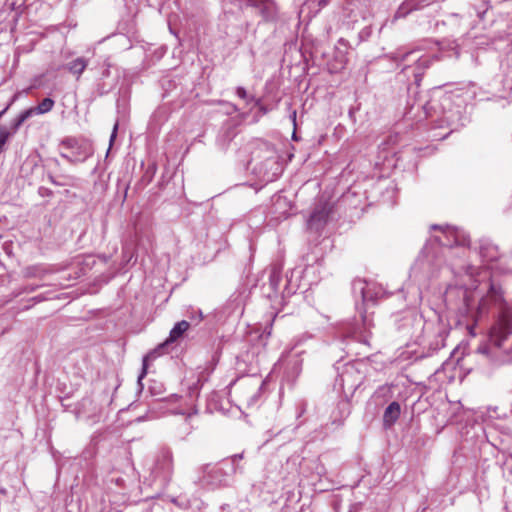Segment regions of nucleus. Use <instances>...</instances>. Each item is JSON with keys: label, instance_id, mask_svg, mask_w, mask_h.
<instances>
[{"label": "nucleus", "instance_id": "2eb2a0df", "mask_svg": "<svg viewBox=\"0 0 512 512\" xmlns=\"http://www.w3.org/2000/svg\"><path fill=\"white\" fill-rule=\"evenodd\" d=\"M361 294H362V298H363V301H366L368 299L371 298L370 294H369V288L368 286H363L361 287Z\"/></svg>", "mask_w": 512, "mask_h": 512}, {"label": "nucleus", "instance_id": "f257e3e1", "mask_svg": "<svg viewBox=\"0 0 512 512\" xmlns=\"http://www.w3.org/2000/svg\"><path fill=\"white\" fill-rule=\"evenodd\" d=\"M189 327H190L189 322H187L185 320L176 323L175 326L171 329L167 340L163 344L159 345L157 349L151 351L150 353H148L147 355L144 356L143 363H142V371L138 377L139 385H142L141 381L147 374L148 361L154 360L155 358H157L161 354L162 349L166 345H168L170 343H174L178 339H180L183 336V334L189 329Z\"/></svg>", "mask_w": 512, "mask_h": 512}, {"label": "nucleus", "instance_id": "423d86ee", "mask_svg": "<svg viewBox=\"0 0 512 512\" xmlns=\"http://www.w3.org/2000/svg\"><path fill=\"white\" fill-rule=\"evenodd\" d=\"M172 452L169 449H162L156 461L157 467L165 472H170L172 469Z\"/></svg>", "mask_w": 512, "mask_h": 512}, {"label": "nucleus", "instance_id": "1a4fd4ad", "mask_svg": "<svg viewBox=\"0 0 512 512\" xmlns=\"http://www.w3.org/2000/svg\"><path fill=\"white\" fill-rule=\"evenodd\" d=\"M31 116L32 111H28V109L19 114L18 117L13 121L11 126L13 132L17 131L19 127Z\"/></svg>", "mask_w": 512, "mask_h": 512}, {"label": "nucleus", "instance_id": "f03ea898", "mask_svg": "<svg viewBox=\"0 0 512 512\" xmlns=\"http://www.w3.org/2000/svg\"><path fill=\"white\" fill-rule=\"evenodd\" d=\"M333 210V204L324 199H319L307 221L308 228L318 232L327 223Z\"/></svg>", "mask_w": 512, "mask_h": 512}, {"label": "nucleus", "instance_id": "6e6552de", "mask_svg": "<svg viewBox=\"0 0 512 512\" xmlns=\"http://www.w3.org/2000/svg\"><path fill=\"white\" fill-rule=\"evenodd\" d=\"M54 106V100L51 98H44L36 107L29 108L28 111H32L34 114H45L52 110Z\"/></svg>", "mask_w": 512, "mask_h": 512}, {"label": "nucleus", "instance_id": "4468645a", "mask_svg": "<svg viewBox=\"0 0 512 512\" xmlns=\"http://www.w3.org/2000/svg\"><path fill=\"white\" fill-rule=\"evenodd\" d=\"M236 94H237L241 99L248 100L247 92H246V90H245L243 87H238V88H237V90H236Z\"/></svg>", "mask_w": 512, "mask_h": 512}, {"label": "nucleus", "instance_id": "9b49d317", "mask_svg": "<svg viewBox=\"0 0 512 512\" xmlns=\"http://www.w3.org/2000/svg\"><path fill=\"white\" fill-rule=\"evenodd\" d=\"M432 228L436 229V228H438V226H436V225H435V226H433ZM439 229L443 232V234H445V237H446L447 239H444V238H442V237H436V238H435V239H436V241H437L439 244L443 245V246H451L453 242L449 239L448 235H453V234H454V232H453L450 228H448V227H447V228L439 227Z\"/></svg>", "mask_w": 512, "mask_h": 512}, {"label": "nucleus", "instance_id": "dca6fc26", "mask_svg": "<svg viewBox=\"0 0 512 512\" xmlns=\"http://www.w3.org/2000/svg\"><path fill=\"white\" fill-rule=\"evenodd\" d=\"M117 129H118V123H115L114 128H113V131H112V134H111V136H110V145L112 144V142H113V141H114V139L116 138Z\"/></svg>", "mask_w": 512, "mask_h": 512}, {"label": "nucleus", "instance_id": "f3484780", "mask_svg": "<svg viewBox=\"0 0 512 512\" xmlns=\"http://www.w3.org/2000/svg\"><path fill=\"white\" fill-rule=\"evenodd\" d=\"M176 413L183 414V415L187 414L188 417H191L192 415L197 414V410L195 408H192L189 412L177 411Z\"/></svg>", "mask_w": 512, "mask_h": 512}, {"label": "nucleus", "instance_id": "39448f33", "mask_svg": "<svg viewBox=\"0 0 512 512\" xmlns=\"http://www.w3.org/2000/svg\"><path fill=\"white\" fill-rule=\"evenodd\" d=\"M424 5L421 4V0H407L398 8L395 13V18H404L410 12L422 8Z\"/></svg>", "mask_w": 512, "mask_h": 512}, {"label": "nucleus", "instance_id": "aec40b11", "mask_svg": "<svg viewBox=\"0 0 512 512\" xmlns=\"http://www.w3.org/2000/svg\"><path fill=\"white\" fill-rule=\"evenodd\" d=\"M242 457H243L242 454H237L234 456L235 459H242Z\"/></svg>", "mask_w": 512, "mask_h": 512}, {"label": "nucleus", "instance_id": "412c9836", "mask_svg": "<svg viewBox=\"0 0 512 512\" xmlns=\"http://www.w3.org/2000/svg\"><path fill=\"white\" fill-rule=\"evenodd\" d=\"M108 75H109V71H108V70H106V71L104 72V76H108Z\"/></svg>", "mask_w": 512, "mask_h": 512}, {"label": "nucleus", "instance_id": "f8f14e48", "mask_svg": "<svg viewBox=\"0 0 512 512\" xmlns=\"http://www.w3.org/2000/svg\"><path fill=\"white\" fill-rule=\"evenodd\" d=\"M10 136V132L6 127H0V152L3 150L4 145L6 144L8 138Z\"/></svg>", "mask_w": 512, "mask_h": 512}, {"label": "nucleus", "instance_id": "ddd939ff", "mask_svg": "<svg viewBox=\"0 0 512 512\" xmlns=\"http://www.w3.org/2000/svg\"><path fill=\"white\" fill-rule=\"evenodd\" d=\"M262 4L265 6V10H267V14L265 18H272L274 15V4L270 0H260Z\"/></svg>", "mask_w": 512, "mask_h": 512}, {"label": "nucleus", "instance_id": "a211bd4d", "mask_svg": "<svg viewBox=\"0 0 512 512\" xmlns=\"http://www.w3.org/2000/svg\"><path fill=\"white\" fill-rule=\"evenodd\" d=\"M328 4V0H319L318 1V10L322 9L323 7H325L326 5Z\"/></svg>", "mask_w": 512, "mask_h": 512}, {"label": "nucleus", "instance_id": "20e7f679", "mask_svg": "<svg viewBox=\"0 0 512 512\" xmlns=\"http://www.w3.org/2000/svg\"><path fill=\"white\" fill-rule=\"evenodd\" d=\"M400 413V404L396 401L390 403L383 414V425L386 428L391 427L399 418Z\"/></svg>", "mask_w": 512, "mask_h": 512}, {"label": "nucleus", "instance_id": "4be33fe9", "mask_svg": "<svg viewBox=\"0 0 512 512\" xmlns=\"http://www.w3.org/2000/svg\"><path fill=\"white\" fill-rule=\"evenodd\" d=\"M295 117H296V112L294 111L293 112V120L295 121Z\"/></svg>", "mask_w": 512, "mask_h": 512}, {"label": "nucleus", "instance_id": "7ed1b4c3", "mask_svg": "<svg viewBox=\"0 0 512 512\" xmlns=\"http://www.w3.org/2000/svg\"><path fill=\"white\" fill-rule=\"evenodd\" d=\"M419 52H420L419 49L407 52L406 54L403 55V58H402L403 61H415V67L413 69V74H414L416 82L420 81L424 70L426 68H428L433 61H438L440 59L437 54H432V55L421 54V55H419Z\"/></svg>", "mask_w": 512, "mask_h": 512}, {"label": "nucleus", "instance_id": "9d476101", "mask_svg": "<svg viewBox=\"0 0 512 512\" xmlns=\"http://www.w3.org/2000/svg\"><path fill=\"white\" fill-rule=\"evenodd\" d=\"M216 472V469L214 467H211L210 465H206L203 467V473L204 475L199 478V482L202 485H210L212 484V473Z\"/></svg>", "mask_w": 512, "mask_h": 512}, {"label": "nucleus", "instance_id": "0eeeda50", "mask_svg": "<svg viewBox=\"0 0 512 512\" xmlns=\"http://www.w3.org/2000/svg\"><path fill=\"white\" fill-rule=\"evenodd\" d=\"M88 65V60L83 57H78L66 64V69L77 78L81 76L83 71Z\"/></svg>", "mask_w": 512, "mask_h": 512}, {"label": "nucleus", "instance_id": "6ab92c4d", "mask_svg": "<svg viewBox=\"0 0 512 512\" xmlns=\"http://www.w3.org/2000/svg\"><path fill=\"white\" fill-rule=\"evenodd\" d=\"M9 108V105L0 112V118L2 117V115L7 111V109Z\"/></svg>", "mask_w": 512, "mask_h": 512}]
</instances>
